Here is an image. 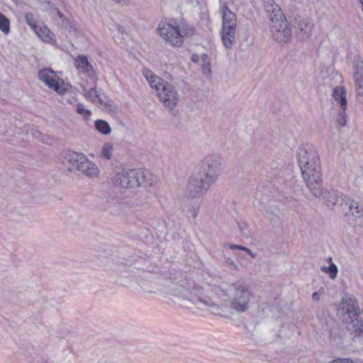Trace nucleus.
<instances>
[{
	"instance_id": "1",
	"label": "nucleus",
	"mask_w": 363,
	"mask_h": 363,
	"mask_svg": "<svg viewBox=\"0 0 363 363\" xmlns=\"http://www.w3.org/2000/svg\"><path fill=\"white\" fill-rule=\"evenodd\" d=\"M297 159L307 187L313 196H319L322 194V179L320 160L315 147L310 144L303 145L298 150Z\"/></svg>"
},
{
	"instance_id": "2",
	"label": "nucleus",
	"mask_w": 363,
	"mask_h": 363,
	"mask_svg": "<svg viewBox=\"0 0 363 363\" xmlns=\"http://www.w3.org/2000/svg\"><path fill=\"white\" fill-rule=\"evenodd\" d=\"M143 74L150 86L155 90L157 96L162 106L169 111H172L179 101V95L176 87L149 69H145Z\"/></svg>"
},
{
	"instance_id": "3",
	"label": "nucleus",
	"mask_w": 363,
	"mask_h": 363,
	"mask_svg": "<svg viewBox=\"0 0 363 363\" xmlns=\"http://www.w3.org/2000/svg\"><path fill=\"white\" fill-rule=\"evenodd\" d=\"M337 315L347 325L349 330L361 334L363 333V318L359 314V307L356 298L346 296L340 301Z\"/></svg>"
},
{
	"instance_id": "4",
	"label": "nucleus",
	"mask_w": 363,
	"mask_h": 363,
	"mask_svg": "<svg viewBox=\"0 0 363 363\" xmlns=\"http://www.w3.org/2000/svg\"><path fill=\"white\" fill-rule=\"evenodd\" d=\"M220 11L223 21L220 31L221 40L225 48L230 49L235 43L237 28L236 16L229 9L225 2L221 3Z\"/></svg>"
},
{
	"instance_id": "5",
	"label": "nucleus",
	"mask_w": 363,
	"mask_h": 363,
	"mask_svg": "<svg viewBox=\"0 0 363 363\" xmlns=\"http://www.w3.org/2000/svg\"><path fill=\"white\" fill-rule=\"evenodd\" d=\"M146 182V174L142 169L122 170L113 177L114 186L122 189L135 188Z\"/></svg>"
},
{
	"instance_id": "6",
	"label": "nucleus",
	"mask_w": 363,
	"mask_h": 363,
	"mask_svg": "<svg viewBox=\"0 0 363 363\" xmlns=\"http://www.w3.org/2000/svg\"><path fill=\"white\" fill-rule=\"evenodd\" d=\"M234 293L230 301V308L238 313L247 311L255 298V295L248 286L241 283L233 285Z\"/></svg>"
},
{
	"instance_id": "7",
	"label": "nucleus",
	"mask_w": 363,
	"mask_h": 363,
	"mask_svg": "<svg viewBox=\"0 0 363 363\" xmlns=\"http://www.w3.org/2000/svg\"><path fill=\"white\" fill-rule=\"evenodd\" d=\"M157 30L160 35L174 46H180L183 43V37L187 35L186 30L181 29L174 20L169 22H161Z\"/></svg>"
},
{
	"instance_id": "8",
	"label": "nucleus",
	"mask_w": 363,
	"mask_h": 363,
	"mask_svg": "<svg viewBox=\"0 0 363 363\" xmlns=\"http://www.w3.org/2000/svg\"><path fill=\"white\" fill-rule=\"evenodd\" d=\"M223 169L221 158L216 155H209L203 160L199 172L213 184L217 181Z\"/></svg>"
},
{
	"instance_id": "9",
	"label": "nucleus",
	"mask_w": 363,
	"mask_h": 363,
	"mask_svg": "<svg viewBox=\"0 0 363 363\" xmlns=\"http://www.w3.org/2000/svg\"><path fill=\"white\" fill-rule=\"evenodd\" d=\"M211 295H199L198 293L201 291L199 288H195V303L203 305L206 307H215L218 305V299L227 295L226 291L219 286L207 285L203 289Z\"/></svg>"
},
{
	"instance_id": "10",
	"label": "nucleus",
	"mask_w": 363,
	"mask_h": 363,
	"mask_svg": "<svg viewBox=\"0 0 363 363\" xmlns=\"http://www.w3.org/2000/svg\"><path fill=\"white\" fill-rule=\"evenodd\" d=\"M202 176L199 172L189 177L186 189L187 197L198 198L204 194L212 186V184Z\"/></svg>"
},
{
	"instance_id": "11",
	"label": "nucleus",
	"mask_w": 363,
	"mask_h": 363,
	"mask_svg": "<svg viewBox=\"0 0 363 363\" xmlns=\"http://www.w3.org/2000/svg\"><path fill=\"white\" fill-rule=\"evenodd\" d=\"M270 31L273 39L279 43L289 42L292 35L284 15L282 18L271 20Z\"/></svg>"
},
{
	"instance_id": "12",
	"label": "nucleus",
	"mask_w": 363,
	"mask_h": 363,
	"mask_svg": "<svg viewBox=\"0 0 363 363\" xmlns=\"http://www.w3.org/2000/svg\"><path fill=\"white\" fill-rule=\"evenodd\" d=\"M38 77L50 89H53L59 94H64L67 91V87L64 81L57 76L55 72L50 69H43L38 72Z\"/></svg>"
},
{
	"instance_id": "13",
	"label": "nucleus",
	"mask_w": 363,
	"mask_h": 363,
	"mask_svg": "<svg viewBox=\"0 0 363 363\" xmlns=\"http://www.w3.org/2000/svg\"><path fill=\"white\" fill-rule=\"evenodd\" d=\"M340 200L342 209L348 208L346 216H352L354 225L363 228V206L347 197L341 198Z\"/></svg>"
},
{
	"instance_id": "14",
	"label": "nucleus",
	"mask_w": 363,
	"mask_h": 363,
	"mask_svg": "<svg viewBox=\"0 0 363 363\" xmlns=\"http://www.w3.org/2000/svg\"><path fill=\"white\" fill-rule=\"evenodd\" d=\"M74 65L79 73L88 77L93 84H96L97 77L93 66L89 62L87 57L84 55H79L74 60Z\"/></svg>"
},
{
	"instance_id": "15",
	"label": "nucleus",
	"mask_w": 363,
	"mask_h": 363,
	"mask_svg": "<svg viewBox=\"0 0 363 363\" xmlns=\"http://www.w3.org/2000/svg\"><path fill=\"white\" fill-rule=\"evenodd\" d=\"M353 80L354 83L357 97L363 96V61L359 59L354 62Z\"/></svg>"
},
{
	"instance_id": "16",
	"label": "nucleus",
	"mask_w": 363,
	"mask_h": 363,
	"mask_svg": "<svg viewBox=\"0 0 363 363\" xmlns=\"http://www.w3.org/2000/svg\"><path fill=\"white\" fill-rule=\"evenodd\" d=\"M83 155V154L74 151L66 150L62 156L63 164L68 166L69 172L77 170Z\"/></svg>"
},
{
	"instance_id": "17",
	"label": "nucleus",
	"mask_w": 363,
	"mask_h": 363,
	"mask_svg": "<svg viewBox=\"0 0 363 363\" xmlns=\"http://www.w3.org/2000/svg\"><path fill=\"white\" fill-rule=\"evenodd\" d=\"M77 170L89 177L97 176L99 170L94 163L89 160L84 155L82 161H80Z\"/></svg>"
},
{
	"instance_id": "18",
	"label": "nucleus",
	"mask_w": 363,
	"mask_h": 363,
	"mask_svg": "<svg viewBox=\"0 0 363 363\" xmlns=\"http://www.w3.org/2000/svg\"><path fill=\"white\" fill-rule=\"evenodd\" d=\"M264 7L266 13L268 14L270 21L277 18H282L284 15L281 8L274 1V0H264Z\"/></svg>"
},
{
	"instance_id": "19",
	"label": "nucleus",
	"mask_w": 363,
	"mask_h": 363,
	"mask_svg": "<svg viewBox=\"0 0 363 363\" xmlns=\"http://www.w3.org/2000/svg\"><path fill=\"white\" fill-rule=\"evenodd\" d=\"M313 25L308 19H300L296 27V35L301 39H307L312 33Z\"/></svg>"
},
{
	"instance_id": "20",
	"label": "nucleus",
	"mask_w": 363,
	"mask_h": 363,
	"mask_svg": "<svg viewBox=\"0 0 363 363\" xmlns=\"http://www.w3.org/2000/svg\"><path fill=\"white\" fill-rule=\"evenodd\" d=\"M332 96L340 106L341 109L347 110V101L346 99V90L343 86H335L332 92Z\"/></svg>"
},
{
	"instance_id": "21",
	"label": "nucleus",
	"mask_w": 363,
	"mask_h": 363,
	"mask_svg": "<svg viewBox=\"0 0 363 363\" xmlns=\"http://www.w3.org/2000/svg\"><path fill=\"white\" fill-rule=\"evenodd\" d=\"M92 103L99 104L108 111H114L116 110V106L101 91H98Z\"/></svg>"
},
{
	"instance_id": "22",
	"label": "nucleus",
	"mask_w": 363,
	"mask_h": 363,
	"mask_svg": "<svg viewBox=\"0 0 363 363\" xmlns=\"http://www.w3.org/2000/svg\"><path fill=\"white\" fill-rule=\"evenodd\" d=\"M34 31L44 42L51 43L53 40L54 35L47 26L38 25Z\"/></svg>"
},
{
	"instance_id": "23",
	"label": "nucleus",
	"mask_w": 363,
	"mask_h": 363,
	"mask_svg": "<svg viewBox=\"0 0 363 363\" xmlns=\"http://www.w3.org/2000/svg\"><path fill=\"white\" fill-rule=\"evenodd\" d=\"M320 196H323L326 205L328 207H333L335 206L339 201L338 195L336 191H323V189H322V194H320L318 197Z\"/></svg>"
},
{
	"instance_id": "24",
	"label": "nucleus",
	"mask_w": 363,
	"mask_h": 363,
	"mask_svg": "<svg viewBox=\"0 0 363 363\" xmlns=\"http://www.w3.org/2000/svg\"><path fill=\"white\" fill-rule=\"evenodd\" d=\"M95 128L103 135H108L111 132V128L108 122L104 120H96L94 122Z\"/></svg>"
},
{
	"instance_id": "25",
	"label": "nucleus",
	"mask_w": 363,
	"mask_h": 363,
	"mask_svg": "<svg viewBox=\"0 0 363 363\" xmlns=\"http://www.w3.org/2000/svg\"><path fill=\"white\" fill-rule=\"evenodd\" d=\"M9 19L1 13H0V30L5 34H8L10 31Z\"/></svg>"
},
{
	"instance_id": "26",
	"label": "nucleus",
	"mask_w": 363,
	"mask_h": 363,
	"mask_svg": "<svg viewBox=\"0 0 363 363\" xmlns=\"http://www.w3.org/2000/svg\"><path fill=\"white\" fill-rule=\"evenodd\" d=\"M200 208V203L197 202H194V203H190L189 206L187 209V215L189 218H196L198 216Z\"/></svg>"
},
{
	"instance_id": "27",
	"label": "nucleus",
	"mask_w": 363,
	"mask_h": 363,
	"mask_svg": "<svg viewBox=\"0 0 363 363\" xmlns=\"http://www.w3.org/2000/svg\"><path fill=\"white\" fill-rule=\"evenodd\" d=\"M113 151V145L109 143H106L104 145L101 152V157L105 158L106 160H110L112 156Z\"/></svg>"
},
{
	"instance_id": "28",
	"label": "nucleus",
	"mask_w": 363,
	"mask_h": 363,
	"mask_svg": "<svg viewBox=\"0 0 363 363\" xmlns=\"http://www.w3.org/2000/svg\"><path fill=\"white\" fill-rule=\"evenodd\" d=\"M225 247H228L231 250H240L245 251L250 256H251L252 258L255 257V254H254L251 250L249 248L242 246V245H233L230 243H226L224 245Z\"/></svg>"
},
{
	"instance_id": "29",
	"label": "nucleus",
	"mask_w": 363,
	"mask_h": 363,
	"mask_svg": "<svg viewBox=\"0 0 363 363\" xmlns=\"http://www.w3.org/2000/svg\"><path fill=\"white\" fill-rule=\"evenodd\" d=\"M321 270L325 272H328L329 276L331 279H335L337 277V268L335 264L333 262L330 264L329 267H321Z\"/></svg>"
},
{
	"instance_id": "30",
	"label": "nucleus",
	"mask_w": 363,
	"mask_h": 363,
	"mask_svg": "<svg viewBox=\"0 0 363 363\" xmlns=\"http://www.w3.org/2000/svg\"><path fill=\"white\" fill-rule=\"evenodd\" d=\"M99 90L96 89V86L91 87L89 89L83 87L84 96L85 98L91 102L94 99L95 95L97 94Z\"/></svg>"
},
{
	"instance_id": "31",
	"label": "nucleus",
	"mask_w": 363,
	"mask_h": 363,
	"mask_svg": "<svg viewBox=\"0 0 363 363\" xmlns=\"http://www.w3.org/2000/svg\"><path fill=\"white\" fill-rule=\"evenodd\" d=\"M76 111L78 114L83 116L86 119L89 118L91 114V111L85 108L81 103L77 104Z\"/></svg>"
},
{
	"instance_id": "32",
	"label": "nucleus",
	"mask_w": 363,
	"mask_h": 363,
	"mask_svg": "<svg viewBox=\"0 0 363 363\" xmlns=\"http://www.w3.org/2000/svg\"><path fill=\"white\" fill-rule=\"evenodd\" d=\"M25 20L26 23L29 25V26L34 30L36 29L37 26H38L36 23L35 18L34 17V15L31 13H27L25 15Z\"/></svg>"
},
{
	"instance_id": "33",
	"label": "nucleus",
	"mask_w": 363,
	"mask_h": 363,
	"mask_svg": "<svg viewBox=\"0 0 363 363\" xmlns=\"http://www.w3.org/2000/svg\"><path fill=\"white\" fill-rule=\"evenodd\" d=\"M207 58L208 57L206 55H202V59L203 61V64L202 65V72L206 76H210L211 74V64L209 62H206Z\"/></svg>"
},
{
	"instance_id": "34",
	"label": "nucleus",
	"mask_w": 363,
	"mask_h": 363,
	"mask_svg": "<svg viewBox=\"0 0 363 363\" xmlns=\"http://www.w3.org/2000/svg\"><path fill=\"white\" fill-rule=\"evenodd\" d=\"M135 257H128V258H122L118 260V264L126 267H131L135 264Z\"/></svg>"
},
{
	"instance_id": "35",
	"label": "nucleus",
	"mask_w": 363,
	"mask_h": 363,
	"mask_svg": "<svg viewBox=\"0 0 363 363\" xmlns=\"http://www.w3.org/2000/svg\"><path fill=\"white\" fill-rule=\"evenodd\" d=\"M345 111L346 110L341 109L337 117V122L342 127L345 126L347 123V116Z\"/></svg>"
},
{
	"instance_id": "36",
	"label": "nucleus",
	"mask_w": 363,
	"mask_h": 363,
	"mask_svg": "<svg viewBox=\"0 0 363 363\" xmlns=\"http://www.w3.org/2000/svg\"><path fill=\"white\" fill-rule=\"evenodd\" d=\"M225 263L231 269L236 270V271L238 270V266L230 258H226L225 260Z\"/></svg>"
},
{
	"instance_id": "37",
	"label": "nucleus",
	"mask_w": 363,
	"mask_h": 363,
	"mask_svg": "<svg viewBox=\"0 0 363 363\" xmlns=\"http://www.w3.org/2000/svg\"><path fill=\"white\" fill-rule=\"evenodd\" d=\"M272 209H267L266 213L269 216H274L275 217L279 216V210L277 207L271 208Z\"/></svg>"
},
{
	"instance_id": "38",
	"label": "nucleus",
	"mask_w": 363,
	"mask_h": 363,
	"mask_svg": "<svg viewBox=\"0 0 363 363\" xmlns=\"http://www.w3.org/2000/svg\"><path fill=\"white\" fill-rule=\"evenodd\" d=\"M312 298L314 301L319 300V294H318V292H313V294H312Z\"/></svg>"
},
{
	"instance_id": "39",
	"label": "nucleus",
	"mask_w": 363,
	"mask_h": 363,
	"mask_svg": "<svg viewBox=\"0 0 363 363\" xmlns=\"http://www.w3.org/2000/svg\"><path fill=\"white\" fill-rule=\"evenodd\" d=\"M191 60L195 62H198L199 56L197 55H193L191 57Z\"/></svg>"
},
{
	"instance_id": "40",
	"label": "nucleus",
	"mask_w": 363,
	"mask_h": 363,
	"mask_svg": "<svg viewBox=\"0 0 363 363\" xmlns=\"http://www.w3.org/2000/svg\"><path fill=\"white\" fill-rule=\"evenodd\" d=\"M12 1L17 4V0H12Z\"/></svg>"
}]
</instances>
